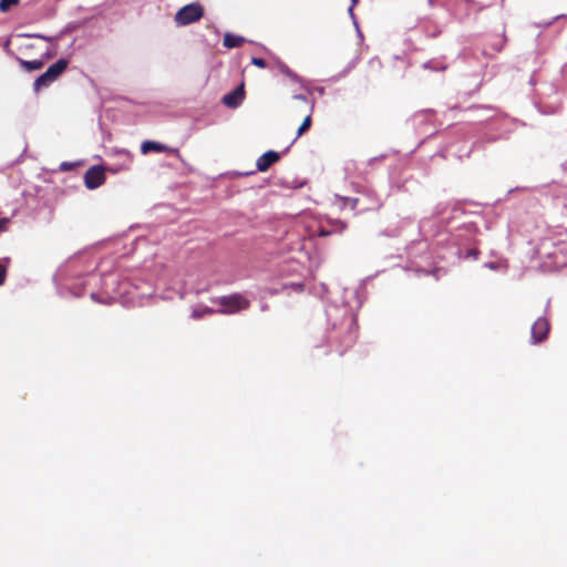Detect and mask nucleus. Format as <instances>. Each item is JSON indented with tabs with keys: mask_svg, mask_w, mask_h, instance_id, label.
I'll list each match as a JSON object with an SVG mask.
<instances>
[{
	"mask_svg": "<svg viewBox=\"0 0 567 567\" xmlns=\"http://www.w3.org/2000/svg\"><path fill=\"white\" fill-rule=\"evenodd\" d=\"M216 302L220 306L218 312L234 315L249 307L250 302L240 293L219 297Z\"/></svg>",
	"mask_w": 567,
	"mask_h": 567,
	"instance_id": "f257e3e1",
	"label": "nucleus"
},
{
	"mask_svg": "<svg viewBox=\"0 0 567 567\" xmlns=\"http://www.w3.org/2000/svg\"><path fill=\"white\" fill-rule=\"evenodd\" d=\"M204 16V8L198 2H193L182 7L174 17L178 27H185L200 20Z\"/></svg>",
	"mask_w": 567,
	"mask_h": 567,
	"instance_id": "f03ea898",
	"label": "nucleus"
},
{
	"mask_svg": "<svg viewBox=\"0 0 567 567\" xmlns=\"http://www.w3.org/2000/svg\"><path fill=\"white\" fill-rule=\"evenodd\" d=\"M68 68V61L64 59L58 60L55 63L50 65L48 70L34 81V90L39 91L43 87H48L53 83Z\"/></svg>",
	"mask_w": 567,
	"mask_h": 567,
	"instance_id": "7ed1b4c3",
	"label": "nucleus"
},
{
	"mask_svg": "<svg viewBox=\"0 0 567 567\" xmlns=\"http://www.w3.org/2000/svg\"><path fill=\"white\" fill-rule=\"evenodd\" d=\"M104 181V169L101 166L91 167L84 175V183L89 189H95L100 187Z\"/></svg>",
	"mask_w": 567,
	"mask_h": 567,
	"instance_id": "20e7f679",
	"label": "nucleus"
},
{
	"mask_svg": "<svg viewBox=\"0 0 567 567\" xmlns=\"http://www.w3.org/2000/svg\"><path fill=\"white\" fill-rule=\"evenodd\" d=\"M549 324L545 318H538L532 326V340L534 343L543 341L548 333Z\"/></svg>",
	"mask_w": 567,
	"mask_h": 567,
	"instance_id": "39448f33",
	"label": "nucleus"
},
{
	"mask_svg": "<svg viewBox=\"0 0 567 567\" xmlns=\"http://www.w3.org/2000/svg\"><path fill=\"white\" fill-rule=\"evenodd\" d=\"M245 97L244 86L240 85L223 97V103L231 109L238 107Z\"/></svg>",
	"mask_w": 567,
	"mask_h": 567,
	"instance_id": "423d86ee",
	"label": "nucleus"
},
{
	"mask_svg": "<svg viewBox=\"0 0 567 567\" xmlns=\"http://www.w3.org/2000/svg\"><path fill=\"white\" fill-rule=\"evenodd\" d=\"M280 158L279 154L275 151H268L258 157L256 167L259 172H266L272 164L278 162Z\"/></svg>",
	"mask_w": 567,
	"mask_h": 567,
	"instance_id": "0eeeda50",
	"label": "nucleus"
},
{
	"mask_svg": "<svg viewBox=\"0 0 567 567\" xmlns=\"http://www.w3.org/2000/svg\"><path fill=\"white\" fill-rule=\"evenodd\" d=\"M166 152V151H169V148L167 146H165L164 144H161V143H157V142H153V141H145L142 143L141 145V152L143 154H147L150 152ZM171 152L175 153L176 150H171Z\"/></svg>",
	"mask_w": 567,
	"mask_h": 567,
	"instance_id": "6e6552de",
	"label": "nucleus"
},
{
	"mask_svg": "<svg viewBox=\"0 0 567 567\" xmlns=\"http://www.w3.org/2000/svg\"><path fill=\"white\" fill-rule=\"evenodd\" d=\"M245 41V39L243 37H238V35H235V34H231V33H226L224 35V45L228 49H231V48H237L239 47L243 42Z\"/></svg>",
	"mask_w": 567,
	"mask_h": 567,
	"instance_id": "1a4fd4ad",
	"label": "nucleus"
},
{
	"mask_svg": "<svg viewBox=\"0 0 567 567\" xmlns=\"http://www.w3.org/2000/svg\"><path fill=\"white\" fill-rule=\"evenodd\" d=\"M22 66L28 71L40 70L43 66V62L41 60H32V61H21Z\"/></svg>",
	"mask_w": 567,
	"mask_h": 567,
	"instance_id": "9d476101",
	"label": "nucleus"
},
{
	"mask_svg": "<svg viewBox=\"0 0 567 567\" xmlns=\"http://www.w3.org/2000/svg\"><path fill=\"white\" fill-rule=\"evenodd\" d=\"M311 125V115L308 114L298 128L297 137L301 136Z\"/></svg>",
	"mask_w": 567,
	"mask_h": 567,
	"instance_id": "9b49d317",
	"label": "nucleus"
},
{
	"mask_svg": "<svg viewBox=\"0 0 567 567\" xmlns=\"http://www.w3.org/2000/svg\"><path fill=\"white\" fill-rule=\"evenodd\" d=\"M19 3V0H0V10L2 12L8 11L12 6Z\"/></svg>",
	"mask_w": 567,
	"mask_h": 567,
	"instance_id": "f8f14e48",
	"label": "nucleus"
},
{
	"mask_svg": "<svg viewBox=\"0 0 567 567\" xmlns=\"http://www.w3.org/2000/svg\"><path fill=\"white\" fill-rule=\"evenodd\" d=\"M212 312H213V310L207 308V307L202 308V309H195V310H193V317L194 318H200L203 315L212 313Z\"/></svg>",
	"mask_w": 567,
	"mask_h": 567,
	"instance_id": "ddd939ff",
	"label": "nucleus"
},
{
	"mask_svg": "<svg viewBox=\"0 0 567 567\" xmlns=\"http://www.w3.org/2000/svg\"><path fill=\"white\" fill-rule=\"evenodd\" d=\"M357 2H358V0H351V6L348 11H349L351 19L353 20V23H354L357 30H359L358 23L354 19V14H353V9H354V6L357 4ZM358 32L360 33V31H358Z\"/></svg>",
	"mask_w": 567,
	"mask_h": 567,
	"instance_id": "4468645a",
	"label": "nucleus"
},
{
	"mask_svg": "<svg viewBox=\"0 0 567 567\" xmlns=\"http://www.w3.org/2000/svg\"><path fill=\"white\" fill-rule=\"evenodd\" d=\"M251 63L258 68H265L266 66V62L264 59L261 58H252L251 59Z\"/></svg>",
	"mask_w": 567,
	"mask_h": 567,
	"instance_id": "2eb2a0df",
	"label": "nucleus"
},
{
	"mask_svg": "<svg viewBox=\"0 0 567 567\" xmlns=\"http://www.w3.org/2000/svg\"><path fill=\"white\" fill-rule=\"evenodd\" d=\"M6 279V266L0 261V286L4 282Z\"/></svg>",
	"mask_w": 567,
	"mask_h": 567,
	"instance_id": "dca6fc26",
	"label": "nucleus"
},
{
	"mask_svg": "<svg viewBox=\"0 0 567 567\" xmlns=\"http://www.w3.org/2000/svg\"><path fill=\"white\" fill-rule=\"evenodd\" d=\"M9 223V219L8 218H1L0 219V231H3L6 230L7 228V224Z\"/></svg>",
	"mask_w": 567,
	"mask_h": 567,
	"instance_id": "f3484780",
	"label": "nucleus"
},
{
	"mask_svg": "<svg viewBox=\"0 0 567 567\" xmlns=\"http://www.w3.org/2000/svg\"><path fill=\"white\" fill-rule=\"evenodd\" d=\"M118 154L124 155L128 159V162L132 161V156L127 151H125V150L120 151Z\"/></svg>",
	"mask_w": 567,
	"mask_h": 567,
	"instance_id": "a211bd4d",
	"label": "nucleus"
},
{
	"mask_svg": "<svg viewBox=\"0 0 567 567\" xmlns=\"http://www.w3.org/2000/svg\"><path fill=\"white\" fill-rule=\"evenodd\" d=\"M485 266L488 267L489 269H496L497 268L496 264H494V262H486Z\"/></svg>",
	"mask_w": 567,
	"mask_h": 567,
	"instance_id": "6ab92c4d",
	"label": "nucleus"
},
{
	"mask_svg": "<svg viewBox=\"0 0 567 567\" xmlns=\"http://www.w3.org/2000/svg\"><path fill=\"white\" fill-rule=\"evenodd\" d=\"M293 97L297 99V100L303 101L306 103L308 102L306 96H303V95H295Z\"/></svg>",
	"mask_w": 567,
	"mask_h": 567,
	"instance_id": "aec40b11",
	"label": "nucleus"
},
{
	"mask_svg": "<svg viewBox=\"0 0 567 567\" xmlns=\"http://www.w3.org/2000/svg\"><path fill=\"white\" fill-rule=\"evenodd\" d=\"M34 37L40 38V39H44V40H49L47 37H43V35H40V34H35Z\"/></svg>",
	"mask_w": 567,
	"mask_h": 567,
	"instance_id": "412c9836",
	"label": "nucleus"
},
{
	"mask_svg": "<svg viewBox=\"0 0 567 567\" xmlns=\"http://www.w3.org/2000/svg\"><path fill=\"white\" fill-rule=\"evenodd\" d=\"M313 110V103L310 104V112Z\"/></svg>",
	"mask_w": 567,
	"mask_h": 567,
	"instance_id": "4be33fe9",
	"label": "nucleus"
}]
</instances>
